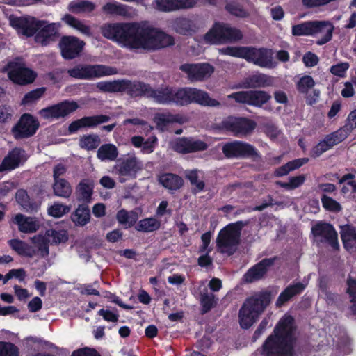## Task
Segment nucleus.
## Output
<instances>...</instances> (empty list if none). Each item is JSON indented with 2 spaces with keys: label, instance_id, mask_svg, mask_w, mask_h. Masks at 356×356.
<instances>
[{
  "label": "nucleus",
  "instance_id": "f257e3e1",
  "mask_svg": "<svg viewBox=\"0 0 356 356\" xmlns=\"http://www.w3.org/2000/svg\"><path fill=\"white\" fill-rule=\"evenodd\" d=\"M104 37L131 50L154 51L174 45V38L145 24L110 23L101 27Z\"/></svg>",
  "mask_w": 356,
  "mask_h": 356
},
{
  "label": "nucleus",
  "instance_id": "f03ea898",
  "mask_svg": "<svg viewBox=\"0 0 356 356\" xmlns=\"http://www.w3.org/2000/svg\"><path fill=\"white\" fill-rule=\"evenodd\" d=\"M150 99L159 104L187 106L195 104L204 107H218L220 102L213 99L209 94L193 87H175L161 86L156 89L152 87Z\"/></svg>",
  "mask_w": 356,
  "mask_h": 356
},
{
  "label": "nucleus",
  "instance_id": "7ed1b4c3",
  "mask_svg": "<svg viewBox=\"0 0 356 356\" xmlns=\"http://www.w3.org/2000/svg\"><path fill=\"white\" fill-rule=\"evenodd\" d=\"M294 330L293 317L284 315L259 348L261 356H293Z\"/></svg>",
  "mask_w": 356,
  "mask_h": 356
},
{
  "label": "nucleus",
  "instance_id": "20e7f679",
  "mask_svg": "<svg viewBox=\"0 0 356 356\" xmlns=\"http://www.w3.org/2000/svg\"><path fill=\"white\" fill-rule=\"evenodd\" d=\"M271 301V292L262 291L247 298L238 312V322L243 329L250 328Z\"/></svg>",
  "mask_w": 356,
  "mask_h": 356
},
{
  "label": "nucleus",
  "instance_id": "39448f33",
  "mask_svg": "<svg viewBox=\"0 0 356 356\" xmlns=\"http://www.w3.org/2000/svg\"><path fill=\"white\" fill-rule=\"evenodd\" d=\"M97 88L104 92H125L131 97H145L149 99L152 90V86L149 83L127 79L100 81L97 83Z\"/></svg>",
  "mask_w": 356,
  "mask_h": 356
},
{
  "label": "nucleus",
  "instance_id": "423d86ee",
  "mask_svg": "<svg viewBox=\"0 0 356 356\" xmlns=\"http://www.w3.org/2000/svg\"><path fill=\"white\" fill-rule=\"evenodd\" d=\"M248 223V221L239 220L223 227L216 238L218 252L229 256L232 255L235 252V247L239 244L241 230Z\"/></svg>",
  "mask_w": 356,
  "mask_h": 356
},
{
  "label": "nucleus",
  "instance_id": "0eeeda50",
  "mask_svg": "<svg viewBox=\"0 0 356 356\" xmlns=\"http://www.w3.org/2000/svg\"><path fill=\"white\" fill-rule=\"evenodd\" d=\"M243 38L242 31L229 24L216 22L204 35V40L209 44H222L240 41Z\"/></svg>",
  "mask_w": 356,
  "mask_h": 356
},
{
  "label": "nucleus",
  "instance_id": "6e6552de",
  "mask_svg": "<svg viewBox=\"0 0 356 356\" xmlns=\"http://www.w3.org/2000/svg\"><path fill=\"white\" fill-rule=\"evenodd\" d=\"M334 26L329 22L307 21L292 26L291 33L294 36L314 35L323 33V35L316 41L318 45L327 43L332 38Z\"/></svg>",
  "mask_w": 356,
  "mask_h": 356
},
{
  "label": "nucleus",
  "instance_id": "1a4fd4ad",
  "mask_svg": "<svg viewBox=\"0 0 356 356\" xmlns=\"http://www.w3.org/2000/svg\"><path fill=\"white\" fill-rule=\"evenodd\" d=\"M221 150L227 159H251L257 161L261 158L260 152L254 145L242 140H234L224 143Z\"/></svg>",
  "mask_w": 356,
  "mask_h": 356
},
{
  "label": "nucleus",
  "instance_id": "9d476101",
  "mask_svg": "<svg viewBox=\"0 0 356 356\" xmlns=\"http://www.w3.org/2000/svg\"><path fill=\"white\" fill-rule=\"evenodd\" d=\"M116 73L115 68L104 65H79L67 70L70 76L83 80H91Z\"/></svg>",
  "mask_w": 356,
  "mask_h": 356
},
{
  "label": "nucleus",
  "instance_id": "9b49d317",
  "mask_svg": "<svg viewBox=\"0 0 356 356\" xmlns=\"http://www.w3.org/2000/svg\"><path fill=\"white\" fill-rule=\"evenodd\" d=\"M222 129L231 132L236 137L243 138L250 135L257 127L254 120L245 117L228 116L220 123Z\"/></svg>",
  "mask_w": 356,
  "mask_h": 356
},
{
  "label": "nucleus",
  "instance_id": "f8f14e48",
  "mask_svg": "<svg viewBox=\"0 0 356 356\" xmlns=\"http://www.w3.org/2000/svg\"><path fill=\"white\" fill-rule=\"evenodd\" d=\"M8 76L14 83L19 86H26L35 81L37 78V73L27 67L26 64L21 61L19 58L15 60L10 61L7 65Z\"/></svg>",
  "mask_w": 356,
  "mask_h": 356
},
{
  "label": "nucleus",
  "instance_id": "ddd939ff",
  "mask_svg": "<svg viewBox=\"0 0 356 356\" xmlns=\"http://www.w3.org/2000/svg\"><path fill=\"white\" fill-rule=\"evenodd\" d=\"M227 97L234 99L237 103L260 108L268 102L271 95L264 90H254L235 92L229 95Z\"/></svg>",
  "mask_w": 356,
  "mask_h": 356
},
{
  "label": "nucleus",
  "instance_id": "4468645a",
  "mask_svg": "<svg viewBox=\"0 0 356 356\" xmlns=\"http://www.w3.org/2000/svg\"><path fill=\"white\" fill-rule=\"evenodd\" d=\"M39 127L38 120L31 113H25L21 115L11 131L15 139L29 138L35 134Z\"/></svg>",
  "mask_w": 356,
  "mask_h": 356
},
{
  "label": "nucleus",
  "instance_id": "2eb2a0df",
  "mask_svg": "<svg viewBox=\"0 0 356 356\" xmlns=\"http://www.w3.org/2000/svg\"><path fill=\"white\" fill-rule=\"evenodd\" d=\"M312 234L321 243H327L333 250L339 249L338 234L332 224L319 221L312 226Z\"/></svg>",
  "mask_w": 356,
  "mask_h": 356
},
{
  "label": "nucleus",
  "instance_id": "dca6fc26",
  "mask_svg": "<svg viewBox=\"0 0 356 356\" xmlns=\"http://www.w3.org/2000/svg\"><path fill=\"white\" fill-rule=\"evenodd\" d=\"M10 26L17 30L19 34L26 38L35 36L38 27L43 23L41 19L30 16L16 17L10 15L9 17Z\"/></svg>",
  "mask_w": 356,
  "mask_h": 356
},
{
  "label": "nucleus",
  "instance_id": "f3484780",
  "mask_svg": "<svg viewBox=\"0 0 356 356\" xmlns=\"http://www.w3.org/2000/svg\"><path fill=\"white\" fill-rule=\"evenodd\" d=\"M85 42L75 36L64 35L58 43L62 57L65 60H72L80 56Z\"/></svg>",
  "mask_w": 356,
  "mask_h": 356
},
{
  "label": "nucleus",
  "instance_id": "a211bd4d",
  "mask_svg": "<svg viewBox=\"0 0 356 356\" xmlns=\"http://www.w3.org/2000/svg\"><path fill=\"white\" fill-rule=\"evenodd\" d=\"M246 61L252 63L261 67L271 68L274 67L273 51L271 49L248 47Z\"/></svg>",
  "mask_w": 356,
  "mask_h": 356
},
{
  "label": "nucleus",
  "instance_id": "6ab92c4d",
  "mask_svg": "<svg viewBox=\"0 0 356 356\" xmlns=\"http://www.w3.org/2000/svg\"><path fill=\"white\" fill-rule=\"evenodd\" d=\"M79 108L74 101L64 100L56 104L46 107L40 111L41 115L45 119L65 118Z\"/></svg>",
  "mask_w": 356,
  "mask_h": 356
},
{
  "label": "nucleus",
  "instance_id": "aec40b11",
  "mask_svg": "<svg viewBox=\"0 0 356 356\" xmlns=\"http://www.w3.org/2000/svg\"><path fill=\"white\" fill-rule=\"evenodd\" d=\"M180 70L188 75V79L193 81H203L209 78L214 72V67L208 63L182 64Z\"/></svg>",
  "mask_w": 356,
  "mask_h": 356
},
{
  "label": "nucleus",
  "instance_id": "412c9836",
  "mask_svg": "<svg viewBox=\"0 0 356 356\" xmlns=\"http://www.w3.org/2000/svg\"><path fill=\"white\" fill-rule=\"evenodd\" d=\"M276 259V257L263 259L246 271L243 276V281L250 284L264 279L269 268L275 264Z\"/></svg>",
  "mask_w": 356,
  "mask_h": 356
},
{
  "label": "nucleus",
  "instance_id": "4be33fe9",
  "mask_svg": "<svg viewBox=\"0 0 356 356\" xmlns=\"http://www.w3.org/2000/svg\"><path fill=\"white\" fill-rule=\"evenodd\" d=\"M40 27L35 36L36 43L40 44L42 47H47L50 43L57 40L60 36L58 27L56 23H50L46 20H42Z\"/></svg>",
  "mask_w": 356,
  "mask_h": 356
},
{
  "label": "nucleus",
  "instance_id": "5701e85b",
  "mask_svg": "<svg viewBox=\"0 0 356 356\" xmlns=\"http://www.w3.org/2000/svg\"><path fill=\"white\" fill-rule=\"evenodd\" d=\"M346 139V136L341 134V130H337L326 135L324 138L314 146L310 152L312 158L319 157L322 154L332 149Z\"/></svg>",
  "mask_w": 356,
  "mask_h": 356
},
{
  "label": "nucleus",
  "instance_id": "b1692460",
  "mask_svg": "<svg viewBox=\"0 0 356 356\" xmlns=\"http://www.w3.org/2000/svg\"><path fill=\"white\" fill-rule=\"evenodd\" d=\"M207 148L206 142L192 137L179 138L173 145V149L183 154L204 151Z\"/></svg>",
  "mask_w": 356,
  "mask_h": 356
},
{
  "label": "nucleus",
  "instance_id": "393cba45",
  "mask_svg": "<svg viewBox=\"0 0 356 356\" xmlns=\"http://www.w3.org/2000/svg\"><path fill=\"white\" fill-rule=\"evenodd\" d=\"M111 118L106 115H97L84 116L80 119L72 121L68 126L69 134H74L82 128H93L99 124L107 122Z\"/></svg>",
  "mask_w": 356,
  "mask_h": 356
},
{
  "label": "nucleus",
  "instance_id": "a878e982",
  "mask_svg": "<svg viewBox=\"0 0 356 356\" xmlns=\"http://www.w3.org/2000/svg\"><path fill=\"white\" fill-rule=\"evenodd\" d=\"M197 0H154V8L163 13H171L193 8Z\"/></svg>",
  "mask_w": 356,
  "mask_h": 356
},
{
  "label": "nucleus",
  "instance_id": "bb28decb",
  "mask_svg": "<svg viewBox=\"0 0 356 356\" xmlns=\"http://www.w3.org/2000/svg\"><path fill=\"white\" fill-rule=\"evenodd\" d=\"M114 169L120 176L135 177L143 169V164L136 156H130L118 160Z\"/></svg>",
  "mask_w": 356,
  "mask_h": 356
},
{
  "label": "nucleus",
  "instance_id": "cd10ccee",
  "mask_svg": "<svg viewBox=\"0 0 356 356\" xmlns=\"http://www.w3.org/2000/svg\"><path fill=\"white\" fill-rule=\"evenodd\" d=\"M273 83L274 78L273 76L259 73L246 77L242 82L241 87L245 89L267 88L273 86Z\"/></svg>",
  "mask_w": 356,
  "mask_h": 356
},
{
  "label": "nucleus",
  "instance_id": "c85d7f7f",
  "mask_svg": "<svg viewBox=\"0 0 356 356\" xmlns=\"http://www.w3.org/2000/svg\"><path fill=\"white\" fill-rule=\"evenodd\" d=\"M24 153L25 151L21 148H13L0 164V172L12 170L19 167Z\"/></svg>",
  "mask_w": 356,
  "mask_h": 356
},
{
  "label": "nucleus",
  "instance_id": "c756f323",
  "mask_svg": "<svg viewBox=\"0 0 356 356\" xmlns=\"http://www.w3.org/2000/svg\"><path fill=\"white\" fill-rule=\"evenodd\" d=\"M305 289V285L300 282L289 285L279 295L276 300V306L277 307H282L294 296L302 293Z\"/></svg>",
  "mask_w": 356,
  "mask_h": 356
},
{
  "label": "nucleus",
  "instance_id": "7c9ffc66",
  "mask_svg": "<svg viewBox=\"0 0 356 356\" xmlns=\"http://www.w3.org/2000/svg\"><path fill=\"white\" fill-rule=\"evenodd\" d=\"M94 190V183L89 179L81 180L76 187L77 201L83 204H88L92 201V196Z\"/></svg>",
  "mask_w": 356,
  "mask_h": 356
},
{
  "label": "nucleus",
  "instance_id": "2f4dec72",
  "mask_svg": "<svg viewBox=\"0 0 356 356\" xmlns=\"http://www.w3.org/2000/svg\"><path fill=\"white\" fill-rule=\"evenodd\" d=\"M71 220L76 226H84L88 224L91 218L90 210L88 204H79L75 211L71 214Z\"/></svg>",
  "mask_w": 356,
  "mask_h": 356
},
{
  "label": "nucleus",
  "instance_id": "473e14b6",
  "mask_svg": "<svg viewBox=\"0 0 356 356\" xmlns=\"http://www.w3.org/2000/svg\"><path fill=\"white\" fill-rule=\"evenodd\" d=\"M159 182L165 188L170 191H177L184 185L181 177L173 173H163L159 175Z\"/></svg>",
  "mask_w": 356,
  "mask_h": 356
},
{
  "label": "nucleus",
  "instance_id": "72a5a7b5",
  "mask_svg": "<svg viewBox=\"0 0 356 356\" xmlns=\"http://www.w3.org/2000/svg\"><path fill=\"white\" fill-rule=\"evenodd\" d=\"M15 200L17 204L21 206L22 210L27 213H33L37 210L38 205L35 201L30 198L27 191L24 189L17 191Z\"/></svg>",
  "mask_w": 356,
  "mask_h": 356
},
{
  "label": "nucleus",
  "instance_id": "f704fd0d",
  "mask_svg": "<svg viewBox=\"0 0 356 356\" xmlns=\"http://www.w3.org/2000/svg\"><path fill=\"white\" fill-rule=\"evenodd\" d=\"M173 30L183 35H189L195 32V26L193 22L186 17H177L172 23Z\"/></svg>",
  "mask_w": 356,
  "mask_h": 356
},
{
  "label": "nucleus",
  "instance_id": "c9c22d12",
  "mask_svg": "<svg viewBox=\"0 0 356 356\" xmlns=\"http://www.w3.org/2000/svg\"><path fill=\"white\" fill-rule=\"evenodd\" d=\"M13 222L18 226L19 232L23 233H33L37 231L38 226L35 221L22 213L15 215Z\"/></svg>",
  "mask_w": 356,
  "mask_h": 356
},
{
  "label": "nucleus",
  "instance_id": "e433bc0d",
  "mask_svg": "<svg viewBox=\"0 0 356 356\" xmlns=\"http://www.w3.org/2000/svg\"><path fill=\"white\" fill-rule=\"evenodd\" d=\"M308 158L296 159L287 162L286 164L277 168L273 173L276 177H281L287 175L290 172L300 168L303 165L308 163Z\"/></svg>",
  "mask_w": 356,
  "mask_h": 356
},
{
  "label": "nucleus",
  "instance_id": "4c0bfd02",
  "mask_svg": "<svg viewBox=\"0 0 356 356\" xmlns=\"http://www.w3.org/2000/svg\"><path fill=\"white\" fill-rule=\"evenodd\" d=\"M8 245L19 255L26 257H33L37 254L32 246L19 239H11L8 241Z\"/></svg>",
  "mask_w": 356,
  "mask_h": 356
},
{
  "label": "nucleus",
  "instance_id": "58836bf2",
  "mask_svg": "<svg viewBox=\"0 0 356 356\" xmlns=\"http://www.w3.org/2000/svg\"><path fill=\"white\" fill-rule=\"evenodd\" d=\"M341 238L346 250L356 248V227L346 225L341 232Z\"/></svg>",
  "mask_w": 356,
  "mask_h": 356
},
{
  "label": "nucleus",
  "instance_id": "ea45409f",
  "mask_svg": "<svg viewBox=\"0 0 356 356\" xmlns=\"http://www.w3.org/2000/svg\"><path fill=\"white\" fill-rule=\"evenodd\" d=\"M95 7V4L88 0H73L68 5V10L74 14L90 13Z\"/></svg>",
  "mask_w": 356,
  "mask_h": 356
},
{
  "label": "nucleus",
  "instance_id": "a19ab883",
  "mask_svg": "<svg viewBox=\"0 0 356 356\" xmlns=\"http://www.w3.org/2000/svg\"><path fill=\"white\" fill-rule=\"evenodd\" d=\"M161 225V221L154 217L145 218L136 223L135 229L145 233L153 232L158 230Z\"/></svg>",
  "mask_w": 356,
  "mask_h": 356
},
{
  "label": "nucleus",
  "instance_id": "79ce46f5",
  "mask_svg": "<svg viewBox=\"0 0 356 356\" xmlns=\"http://www.w3.org/2000/svg\"><path fill=\"white\" fill-rule=\"evenodd\" d=\"M201 314L208 313L216 306L218 298L212 293L204 292L200 294Z\"/></svg>",
  "mask_w": 356,
  "mask_h": 356
},
{
  "label": "nucleus",
  "instance_id": "37998d69",
  "mask_svg": "<svg viewBox=\"0 0 356 356\" xmlns=\"http://www.w3.org/2000/svg\"><path fill=\"white\" fill-rule=\"evenodd\" d=\"M53 191L56 196L67 198L72 194V188L70 183L65 179L54 181Z\"/></svg>",
  "mask_w": 356,
  "mask_h": 356
},
{
  "label": "nucleus",
  "instance_id": "c03bdc74",
  "mask_svg": "<svg viewBox=\"0 0 356 356\" xmlns=\"http://www.w3.org/2000/svg\"><path fill=\"white\" fill-rule=\"evenodd\" d=\"M104 13L111 15L127 16L128 15L127 6L118 2H108L102 7Z\"/></svg>",
  "mask_w": 356,
  "mask_h": 356
},
{
  "label": "nucleus",
  "instance_id": "a18cd8bd",
  "mask_svg": "<svg viewBox=\"0 0 356 356\" xmlns=\"http://www.w3.org/2000/svg\"><path fill=\"white\" fill-rule=\"evenodd\" d=\"M118 155L117 147L113 144H104L97 151V158L102 161L115 160Z\"/></svg>",
  "mask_w": 356,
  "mask_h": 356
},
{
  "label": "nucleus",
  "instance_id": "49530a36",
  "mask_svg": "<svg viewBox=\"0 0 356 356\" xmlns=\"http://www.w3.org/2000/svg\"><path fill=\"white\" fill-rule=\"evenodd\" d=\"M305 181V176L304 175H300L298 176L289 177V182L276 181L275 185L281 188H283L286 190L290 191L300 187L304 184Z\"/></svg>",
  "mask_w": 356,
  "mask_h": 356
},
{
  "label": "nucleus",
  "instance_id": "de8ad7c7",
  "mask_svg": "<svg viewBox=\"0 0 356 356\" xmlns=\"http://www.w3.org/2000/svg\"><path fill=\"white\" fill-rule=\"evenodd\" d=\"M100 139L97 135H84L79 140V146L86 150H93L98 147Z\"/></svg>",
  "mask_w": 356,
  "mask_h": 356
},
{
  "label": "nucleus",
  "instance_id": "09e8293b",
  "mask_svg": "<svg viewBox=\"0 0 356 356\" xmlns=\"http://www.w3.org/2000/svg\"><path fill=\"white\" fill-rule=\"evenodd\" d=\"M116 219L120 224L127 225V227H131L136 223L138 216L134 212L130 214L125 209H121L118 211Z\"/></svg>",
  "mask_w": 356,
  "mask_h": 356
},
{
  "label": "nucleus",
  "instance_id": "8fccbe9b",
  "mask_svg": "<svg viewBox=\"0 0 356 356\" xmlns=\"http://www.w3.org/2000/svg\"><path fill=\"white\" fill-rule=\"evenodd\" d=\"M296 89L301 94H307L315 86L314 79L309 75H304L296 83Z\"/></svg>",
  "mask_w": 356,
  "mask_h": 356
},
{
  "label": "nucleus",
  "instance_id": "3c124183",
  "mask_svg": "<svg viewBox=\"0 0 356 356\" xmlns=\"http://www.w3.org/2000/svg\"><path fill=\"white\" fill-rule=\"evenodd\" d=\"M71 207L55 202L48 208V213L54 218H60L70 211Z\"/></svg>",
  "mask_w": 356,
  "mask_h": 356
},
{
  "label": "nucleus",
  "instance_id": "603ef678",
  "mask_svg": "<svg viewBox=\"0 0 356 356\" xmlns=\"http://www.w3.org/2000/svg\"><path fill=\"white\" fill-rule=\"evenodd\" d=\"M356 128V108L348 114L345 125L338 130L341 131V134L346 136V138Z\"/></svg>",
  "mask_w": 356,
  "mask_h": 356
},
{
  "label": "nucleus",
  "instance_id": "864d4df0",
  "mask_svg": "<svg viewBox=\"0 0 356 356\" xmlns=\"http://www.w3.org/2000/svg\"><path fill=\"white\" fill-rule=\"evenodd\" d=\"M198 172L197 170H191L186 174V178L190 181L192 186H195V188L193 189V193L196 194L204 190L205 187V183L204 181L198 180Z\"/></svg>",
  "mask_w": 356,
  "mask_h": 356
},
{
  "label": "nucleus",
  "instance_id": "5fc2aeb1",
  "mask_svg": "<svg viewBox=\"0 0 356 356\" xmlns=\"http://www.w3.org/2000/svg\"><path fill=\"white\" fill-rule=\"evenodd\" d=\"M248 47H227L221 50L225 55L243 58L246 60Z\"/></svg>",
  "mask_w": 356,
  "mask_h": 356
},
{
  "label": "nucleus",
  "instance_id": "6e6d98bb",
  "mask_svg": "<svg viewBox=\"0 0 356 356\" xmlns=\"http://www.w3.org/2000/svg\"><path fill=\"white\" fill-rule=\"evenodd\" d=\"M45 90V88L42 87L26 93L22 99V104L28 105L34 103L44 95Z\"/></svg>",
  "mask_w": 356,
  "mask_h": 356
},
{
  "label": "nucleus",
  "instance_id": "4d7b16f0",
  "mask_svg": "<svg viewBox=\"0 0 356 356\" xmlns=\"http://www.w3.org/2000/svg\"><path fill=\"white\" fill-rule=\"evenodd\" d=\"M158 124L167 126L172 123H181V116L179 114H172L170 113H161L157 117Z\"/></svg>",
  "mask_w": 356,
  "mask_h": 356
},
{
  "label": "nucleus",
  "instance_id": "13d9d810",
  "mask_svg": "<svg viewBox=\"0 0 356 356\" xmlns=\"http://www.w3.org/2000/svg\"><path fill=\"white\" fill-rule=\"evenodd\" d=\"M17 346L11 342L0 341V356H19Z\"/></svg>",
  "mask_w": 356,
  "mask_h": 356
},
{
  "label": "nucleus",
  "instance_id": "bf43d9fd",
  "mask_svg": "<svg viewBox=\"0 0 356 356\" xmlns=\"http://www.w3.org/2000/svg\"><path fill=\"white\" fill-rule=\"evenodd\" d=\"M225 10L232 15L238 17L245 18L247 17L249 14L242 6L235 2H229L226 4Z\"/></svg>",
  "mask_w": 356,
  "mask_h": 356
},
{
  "label": "nucleus",
  "instance_id": "052dcab7",
  "mask_svg": "<svg viewBox=\"0 0 356 356\" xmlns=\"http://www.w3.org/2000/svg\"><path fill=\"white\" fill-rule=\"evenodd\" d=\"M323 207L329 211L339 212L341 209V204L333 198L323 194L321 196Z\"/></svg>",
  "mask_w": 356,
  "mask_h": 356
},
{
  "label": "nucleus",
  "instance_id": "680f3d73",
  "mask_svg": "<svg viewBox=\"0 0 356 356\" xmlns=\"http://www.w3.org/2000/svg\"><path fill=\"white\" fill-rule=\"evenodd\" d=\"M350 65L348 62L339 63L330 67V72L339 77H344Z\"/></svg>",
  "mask_w": 356,
  "mask_h": 356
},
{
  "label": "nucleus",
  "instance_id": "e2e57ef3",
  "mask_svg": "<svg viewBox=\"0 0 356 356\" xmlns=\"http://www.w3.org/2000/svg\"><path fill=\"white\" fill-rule=\"evenodd\" d=\"M70 356H101L95 348L85 347L74 350Z\"/></svg>",
  "mask_w": 356,
  "mask_h": 356
},
{
  "label": "nucleus",
  "instance_id": "0e129e2a",
  "mask_svg": "<svg viewBox=\"0 0 356 356\" xmlns=\"http://www.w3.org/2000/svg\"><path fill=\"white\" fill-rule=\"evenodd\" d=\"M302 61L306 67H312L316 66L318 63L319 58L314 53L308 51L303 56Z\"/></svg>",
  "mask_w": 356,
  "mask_h": 356
},
{
  "label": "nucleus",
  "instance_id": "69168bd1",
  "mask_svg": "<svg viewBox=\"0 0 356 356\" xmlns=\"http://www.w3.org/2000/svg\"><path fill=\"white\" fill-rule=\"evenodd\" d=\"M97 314L102 316L103 319L108 322L115 323L118 321V314L113 313L108 309H101L98 311Z\"/></svg>",
  "mask_w": 356,
  "mask_h": 356
},
{
  "label": "nucleus",
  "instance_id": "338daca9",
  "mask_svg": "<svg viewBox=\"0 0 356 356\" xmlns=\"http://www.w3.org/2000/svg\"><path fill=\"white\" fill-rule=\"evenodd\" d=\"M13 110L10 106H0V123H6L11 120Z\"/></svg>",
  "mask_w": 356,
  "mask_h": 356
},
{
  "label": "nucleus",
  "instance_id": "774afa93",
  "mask_svg": "<svg viewBox=\"0 0 356 356\" xmlns=\"http://www.w3.org/2000/svg\"><path fill=\"white\" fill-rule=\"evenodd\" d=\"M346 284L348 286L346 289V293L349 296V297H353L354 296H356V278L348 275Z\"/></svg>",
  "mask_w": 356,
  "mask_h": 356
}]
</instances>
